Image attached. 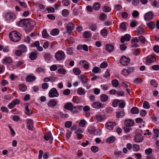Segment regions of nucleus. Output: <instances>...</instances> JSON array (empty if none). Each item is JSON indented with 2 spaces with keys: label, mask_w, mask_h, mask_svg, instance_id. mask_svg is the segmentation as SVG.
<instances>
[{
  "label": "nucleus",
  "mask_w": 159,
  "mask_h": 159,
  "mask_svg": "<svg viewBox=\"0 0 159 159\" xmlns=\"http://www.w3.org/2000/svg\"><path fill=\"white\" fill-rule=\"evenodd\" d=\"M143 107L145 109H148L150 107V105L149 103L147 101H145L144 102Z\"/></svg>",
  "instance_id": "obj_49"
},
{
  "label": "nucleus",
  "mask_w": 159,
  "mask_h": 159,
  "mask_svg": "<svg viewBox=\"0 0 159 159\" xmlns=\"http://www.w3.org/2000/svg\"><path fill=\"white\" fill-rule=\"evenodd\" d=\"M35 77L34 76H27L26 78V81L28 82H32L35 80Z\"/></svg>",
  "instance_id": "obj_35"
},
{
  "label": "nucleus",
  "mask_w": 159,
  "mask_h": 159,
  "mask_svg": "<svg viewBox=\"0 0 159 159\" xmlns=\"http://www.w3.org/2000/svg\"><path fill=\"white\" fill-rule=\"evenodd\" d=\"M122 74L125 76H127L129 74L128 70L126 69H124L122 70Z\"/></svg>",
  "instance_id": "obj_63"
},
{
  "label": "nucleus",
  "mask_w": 159,
  "mask_h": 159,
  "mask_svg": "<svg viewBox=\"0 0 159 159\" xmlns=\"http://www.w3.org/2000/svg\"><path fill=\"white\" fill-rule=\"evenodd\" d=\"M44 137L46 140L48 141L49 140L50 142L52 143L53 138L50 132H48L47 134L45 135Z\"/></svg>",
  "instance_id": "obj_13"
},
{
  "label": "nucleus",
  "mask_w": 159,
  "mask_h": 159,
  "mask_svg": "<svg viewBox=\"0 0 159 159\" xmlns=\"http://www.w3.org/2000/svg\"><path fill=\"white\" fill-rule=\"evenodd\" d=\"M100 7V4L98 2L95 3L93 6V8L96 11H98Z\"/></svg>",
  "instance_id": "obj_38"
},
{
  "label": "nucleus",
  "mask_w": 159,
  "mask_h": 159,
  "mask_svg": "<svg viewBox=\"0 0 159 159\" xmlns=\"http://www.w3.org/2000/svg\"><path fill=\"white\" fill-rule=\"evenodd\" d=\"M29 19H24L21 20L19 22H17L16 23L17 25L20 27H28V24L29 23Z\"/></svg>",
  "instance_id": "obj_3"
},
{
  "label": "nucleus",
  "mask_w": 159,
  "mask_h": 159,
  "mask_svg": "<svg viewBox=\"0 0 159 159\" xmlns=\"http://www.w3.org/2000/svg\"><path fill=\"white\" fill-rule=\"evenodd\" d=\"M70 93V90L69 89H66L63 91V94L65 95H68Z\"/></svg>",
  "instance_id": "obj_56"
},
{
  "label": "nucleus",
  "mask_w": 159,
  "mask_h": 159,
  "mask_svg": "<svg viewBox=\"0 0 159 159\" xmlns=\"http://www.w3.org/2000/svg\"><path fill=\"white\" fill-rule=\"evenodd\" d=\"M83 36L85 38H88L90 37L91 34L89 31H85L83 34Z\"/></svg>",
  "instance_id": "obj_44"
},
{
  "label": "nucleus",
  "mask_w": 159,
  "mask_h": 159,
  "mask_svg": "<svg viewBox=\"0 0 159 159\" xmlns=\"http://www.w3.org/2000/svg\"><path fill=\"white\" fill-rule=\"evenodd\" d=\"M108 98V96L105 94H102L100 96V100L102 102H104L107 101Z\"/></svg>",
  "instance_id": "obj_23"
},
{
  "label": "nucleus",
  "mask_w": 159,
  "mask_h": 159,
  "mask_svg": "<svg viewBox=\"0 0 159 159\" xmlns=\"http://www.w3.org/2000/svg\"><path fill=\"white\" fill-rule=\"evenodd\" d=\"M151 84L155 87H157L158 84H157L156 81L154 80H152L151 81Z\"/></svg>",
  "instance_id": "obj_59"
},
{
  "label": "nucleus",
  "mask_w": 159,
  "mask_h": 159,
  "mask_svg": "<svg viewBox=\"0 0 159 159\" xmlns=\"http://www.w3.org/2000/svg\"><path fill=\"white\" fill-rule=\"evenodd\" d=\"M58 71L60 74H65L66 72V70L62 68H59Z\"/></svg>",
  "instance_id": "obj_42"
},
{
  "label": "nucleus",
  "mask_w": 159,
  "mask_h": 159,
  "mask_svg": "<svg viewBox=\"0 0 159 159\" xmlns=\"http://www.w3.org/2000/svg\"><path fill=\"white\" fill-rule=\"evenodd\" d=\"M115 140V138L113 136H111L107 138V141L108 143H111L113 142Z\"/></svg>",
  "instance_id": "obj_43"
},
{
  "label": "nucleus",
  "mask_w": 159,
  "mask_h": 159,
  "mask_svg": "<svg viewBox=\"0 0 159 159\" xmlns=\"http://www.w3.org/2000/svg\"><path fill=\"white\" fill-rule=\"evenodd\" d=\"M147 25L149 29L152 30L155 28V25L154 22L150 21L147 24Z\"/></svg>",
  "instance_id": "obj_30"
},
{
  "label": "nucleus",
  "mask_w": 159,
  "mask_h": 159,
  "mask_svg": "<svg viewBox=\"0 0 159 159\" xmlns=\"http://www.w3.org/2000/svg\"><path fill=\"white\" fill-rule=\"evenodd\" d=\"M114 49L113 46L111 44H107L106 47V49L109 52H111Z\"/></svg>",
  "instance_id": "obj_21"
},
{
  "label": "nucleus",
  "mask_w": 159,
  "mask_h": 159,
  "mask_svg": "<svg viewBox=\"0 0 159 159\" xmlns=\"http://www.w3.org/2000/svg\"><path fill=\"white\" fill-rule=\"evenodd\" d=\"M154 51L157 53H159V46L155 45L153 48Z\"/></svg>",
  "instance_id": "obj_64"
},
{
  "label": "nucleus",
  "mask_w": 159,
  "mask_h": 159,
  "mask_svg": "<svg viewBox=\"0 0 159 159\" xmlns=\"http://www.w3.org/2000/svg\"><path fill=\"white\" fill-rule=\"evenodd\" d=\"M19 90L22 92H25L26 89V86L24 84H21L19 86Z\"/></svg>",
  "instance_id": "obj_36"
},
{
  "label": "nucleus",
  "mask_w": 159,
  "mask_h": 159,
  "mask_svg": "<svg viewBox=\"0 0 159 159\" xmlns=\"http://www.w3.org/2000/svg\"><path fill=\"white\" fill-rule=\"evenodd\" d=\"M36 24L34 20H31L29 19V23L28 24V27H33Z\"/></svg>",
  "instance_id": "obj_37"
},
{
  "label": "nucleus",
  "mask_w": 159,
  "mask_h": 159,
  "mask_svg": "<svg viewBox=\"0 0 159 159\" xmlns=\"http://www.w3.org/2000/svg\"><path fill=\"white\" fill-rule=\"evenodd\" d=\"M134 140L137 142H142L143 140V136L140 134H138L135 136Z\"/></svg>",
  "instance_id": "obj_14"
},
{
  "label": "nucleus",
  "mask_w": 159,
  "mask_h": 159,
  "mask_svg": "<svg viewBox=\"0 0 159 159\" xmlns=\"http://www.w3.org/2000/svg\"><path fill=\"white\" fill-rule=\"evenodd\" d=\"M57 100L51 99L48 103V105L49 107H55L57 104Z\"/></svg>",
  "instance_id": "obj_15"
},
{
  "label": "nucleus",
  "mask_w": 159,
  "mask_h": 159,
  "mask_svg": "<svg viewBox=\"0 0 159 159\" xmlns=\"http://www.w3.org/2000/svg\"><path fill=\"white\" fill-rule=\"evenodd\" d=\"M134 122L131 119H128L125 120V125L126 126L131 127L134 125Z\"/></svg>",
  "instance_id": "obj_16"
},
{
  "label": "nucleus",
  "mask_w": 159,
  "mask_h": 159,
  "mask_svg": "<svg viewBox=\"0 0 159 159\" xmlns=\"http://www.w3.org/2000/svg\"><path fill=\"white\" fill-rule=\"evenodd\" d=\"M133 150L135 152H137L139 150V147L138 145L134 144L133 146Z\"/></svg>",
  "instance_id": "obj_48"
},
{
  "label": "nucleus",
  "mask_w": 159,
  "mask_h": 159,
  "mask_svg": "<svg viewBox=\"0 0 159 159\" xmlns=\"http://www.w3.org/2000/svg\"><path fill=\"white\" fill-rule=\"evenodd\" d=\"M152 149L151 148H148L145 150V153L146 155L150 154L152 152Z\"/></svg>",
  "instance_id": "obj_54"
},
{
  "label": "nucleus",
  "mask_w": 159,
  "mask_h": 159,
  "mask_svg": "<svg viewBox=\"0 0 159 159\" xmlns=\"http://www.w3.org/2000/svg\"><path fill=\"white\" fill-rule=\"evenodd\" d=\"M101 70L100 68L97 66H95L93 68L92 70V72L95 73H97L98 72H100Z\"/></svg>",
  "instance_id": "obj_40"
},
{
  "label": "nucleus",
  "mask_w": 159,
  "mask_h": 159,
  "mask_svg": "<svg viewBox=\"0 0 159 159\" xmlns=\"http://www.w3.org/2000/svg\"><path fill=\"white\" fill-rule=\"evenodd\" d=\"M77 93L79 95H82L85 93L84 90L81 87L78 88L77 90Z\"/></svg>",
  "instance_id": "obj_29"
},
{
  "label": "nucleus",
  "mask_w": 159,
  "mask_h": 159,
  "mask_svg": "<svg viewBox=\"0 0 159 159\" xmlns=\"http://www.w3.org/2000/svg\"><path fill=\"white\" fill-rule=\"evenodd\" d=\"M88 131L90 134H93L94 135H97L98 134V131L96 130L94 127H90L88 129Z\"/></svg>",
  "instance_id": "obj_19"
},
{
  "label": "nucleus",
  "mask_w": 159,
  "mask_h": 159,
  "mask_svg": "<svg viewBox=\"0 0 159 159\" xmlns=\"http://www.w3.org/2000/svg\"><path fill=\"white\" fill-rule=\"evenodd\" d=\"M139 15V12L137 11H133L132 15L133 17L136 18Z\"/></svg>",
  "instance_id": "obj_60"
},
{
  "label": "nucleus",
  "mask_w": 159,
  "mask_h": 159,
  "mask_svg": "<svg viewBox=\"0 0 159 159\" xmlns=\"http://www.w3.org/2000/svg\"><path fill=\"white\" fill-rule=\"evenodd\" d=\"M101 34L103 36H106L107 34V30L106 29L102 30L101 31Z\"/></svg>",
  "instance_id": "obj_61"
},
{
  "label": "nucleus",
  "mask_w": 159,
  "mask_h": 159,
  "mask_svg": "<svg viewBox=\"0 0 159 159\" xmlns=\"http://www.w3.org/2000/svg\"><path fill=\"white\" fill-rule=\"evenodd\" d=\"M130 39V36L129 34H126L124 36L122 37L120 39V41L122 43H123L125 41H128Z\"/></svg>",
  "instance_id": "obj_17"
},
{
  "label": "nucleus",
  "mask_w": 159,
  "mask_h": 159,
  "mask_svg": "<svg viewBox=\"0 0 159 159\" xmlns=\"http://www.w3.org/2000/svg\"><path fill=\"white\" fill-rule=\"evenodd\" d=\"M73 71L74 74L76 75H78L80 74L81 71L77 68H75L73 69Z\"/></svg>",
  "instance_id": "obj_41"
},
{
  "label": "nucleus",
  "mask_w": 159,
  "mask_h": 159,
  "mask_svg": "<svg viewBox=\"0 0 159 159\" xmlns=\"http://www.w3.org/2000/svg\"><path fill=\"white\" fill-rule=\"evenodd\" d=\"M69 13V11L67 9H64L62 11V15L64 16H67Z\"/></svg>",
  "instance_id": "obj_46"
},
{
  "label": "nucleus",
  "mask_w": 159,
  "mask_h": 159,
  "mask_svg": "<svg viewBox=\"0 0 159 159\" xmlns=\"http://www.w3.org/2000/svg\"><path fill=\"white\" fill-rule=\"evenodd\" d=\"M156 61L155 57L153 55H150L147 57L145 63L146 64L149 65L151 63L155 62Z\"/></svg>",
  "instance_id": "obj_5"
},
{
  "label": "nucleus",
  "mask_w": 159,
  "mask_h": 159,
  "mask_svg": "<svg viewBox=\"0 0 159 159\" xmlns=\"http://www.w3.org/2000/svg\"><path fill=\"white\" fill-rule=\"evenodd\" d=\"M25 110L26 111V114L28 116H30L32 114V112L31 110H29L28 106H27L25 107Z\"/></svg>",
  "instance_id": "obj_47"
},
{
  "label": "nucleus",
  "mask_w": 159,
  "mask_h": 159,
  "mask_svg": "<svg viewBox=\"0 0 159 159\" xmlns=\"http://www.w3.org/2000/svg\"><path fill=\"white\" fill-rule=\"evenodd\" d=\"M6 19L8 21H13L16 18V15L11 12L6 13L5 15Z\"/></svg>",
  "instance_id": "obj_7"
},
{
  "label": "nucleus",
  "mask_w": 159,
  "mask_h": 159,
  "mask_svg": "<svg viewBox=\"0 0 159 159\" xmlns=\"http://www.w3.org/2000/svg\"><path fill=\"white\" fill-rule=\"evenodd\" d=\"M80 79L82 83L84 84L87 83L88 81V79L85 75H81L80 76Z\"/></svg>",
  "instance_id": "obj_25"
},
{
  "label": "nucleus",
  "mask_w": 159,
  "mask_h": 159,
  "mask_svg": "<svg viewBox=\"0 0 159 159\" xmlns=\"http://www.w3.org/2000/svg\"><path fill=\"white\" fill-rule=\"evenodd\" d=\"M19 103V100L17 99H15L8 104V107L9 109H11L15 107L16 105L18 104Z\"/></svg>",
  "instance_id": "obj_9"
},
{
  "label": "nucleus",
  "mask_w": 159,
  "mask_h": 159,
  "mask_svg": "<svg viewBox=\"0 0 159 159\" xmlns=\"http://www.w3.org/2000/svg\"><path fill=\"white\" fill-rule=\"evenodd\" d=\"M138 32L139 34H142L143 33V29L141 27H139L137 28Z\"/></svg>",
  "instance_id": "obj_51"
},
{
  "label": "nucleus",
  "mask_w": 159,
  "mask_h": 159,
  "mask_svg": "<svg viewBox=\"0 0 159 159\" xmlns=\"http://www.w3.org/2000/svg\"><path fill=\"white\" fill-rule=\"evenodd\" d=\"M91 149L92 151L94 153L96 152H98V147L95 146H93L92 147Z\"/></svg>",
  "instance_id": "obj_62"
},
{
  "label": "nucleus",
  "mask_w": 159,
  "mask_h": 159,
  "mask_svg": "<svg viewBox=\"0 0 159 159\" xmlns=\"http://www.w3.org/2000/svg\"><path fill=\"white\" fill-rule=\"evenodd\" d=\"M140 41L143 44H145L146 42V39L144 37L141 35L139 37Z\"/></svg>",
  "instance_id": "obj_50"
},
{
  "label": "nucleus",
  "mask_w": 159,
  "mask_h": 159,
  "mask_svg": "<svg viewBox=\"0 0 159 159\" xmlns=\"http://www.w3.org/2000/svg\"><path fill=\"white\" fill-rule=\"evenodd\" d=\"M103 104L98 102H93L92 105V107L96 109H99L101 107H103Z\"/></svg>",
  "instance_id": "obj_11"
},
{
  "label": "nucleus",
  "mask_w": 159,
  "mask_h": 159,
  "mask_svg": "<svg viewBox=\"0 0 159 159\" xmlns=\"http://www.w3.org/2000/svg\"><path fill=\"white\" fill-rule=\"evenodd\" d=\"M124 112L123 111H118L116 113V116L117 118L122 117L124 115Z\"/></svg>",
  "instance_id": "obj_39"
},
{
  "label": "nucleus",
  "mask_w": 159,
  "mask_h": 159,
  "mask_svg": "<svg viewBox=\"0 0 159 159\" xmlns=\"http://www.w3.org/2000/svg\"><path fill=\"white\" fill-rule=\"evenodd\" d=\"M131 112L133 114H138L139 113V109L136 107H134L131 109Z\"/></svg>",
  "instance_id": "obj_33"
},
{
  "label": "nucleus",
  "mask_w": 159,
  "mask_h": 159,
  "mask_svg": "<svg viewBox=\"0 0 159 159\" xmlns=\"http://www.w3.org/2000/svg\"><path fill=\"white\" fill-rule=\"evenodd\" d=\"M65 57V55L64 52L61 50L57 51L55 53V57L57 61H61Z\"/></svg>",
  "instance_id": "obj_2"
},
{
  "label": "nucleus",
  "mask_w": 159,
  "mask_h": 159,
  "mask_svg": "<svg viewBox=\"0 0 159 159\" xmlns=\"http://www.w3.org/2000/svg\"><path fill=\"white\" fill-rule=\"evenodd\" d=\"M37 57V54L35 52H32L29 55V58L31 60H34Z\"/></svg>",
  "instance_id": "obj_31"
},
{
  "label": "nucleus",
  "mask_w": 159,
  "mask_h": 159,
  "mask_svg": "<svg viewBox=\"0 0 159 159\" xmlns=\"http://www.w3.org/2000/svg\"><path fill=\"white\" fill-rule=\"evenodd\" d=\"M116 125L114 122H110L106 124V128L109 129H112L114 126Z\"/></svg>",
  "instance_id": "obj_20"
},
{
  "label": "nucleus",
  "mask_w": 159,
  "mask_h": 159,
  "mask_svg": "<svg viewBox=\"0 0 159 159\" xmlns=\"http://www.w3.org/2000/svg\"><path fill=\"white\" fill-rule=\"evenodd\" d=\"M80 64L83 65L84 68L85 69H88L89 67L88 62L86 61L83 60L80 61Z\"/></svg>",
  "instance_id": "obj_22"
},
{
  "label": "nucleus",
  "mask_w": 159,
  "mask_h": 159,
  "mask_svg": "<svg viewBox=\"0 0 159 159\" xmlns=\"http://www.w3.org/2000/svg\"><path fill=\"white\" fill-rule=\"evenodd\" d=\"M153 132L156 135L154 138L157 139V138L158 137V135L159 134V130L157 129H155L153 130Z\"/></svg>",
  "instance_id": "obj_53"
},
{
  "label": "nucleus",
  "mask_w": 159,
  "mask_h": 159,
  "mask_svg": "<svg viewBox=\"0 0 159 159\" xmlns=\"http://www.w3.org/2000/svg\"><path fill=\"white\" fill-rule=\"evenodd\" d=\"M27 126L29 129L32 130L33 129V121L31 119H28L27 121Z\"/></svg>",
  "instance_id": "obj_18"
},
{
  "label": "nucleus",
  "mask_w": 159,
  "mask_h": 159,
  "mask_svg": "<svg viewBox=\"0 0 159 159\" xmlns=\"http://www.w3.org/2000/svg\"><path fill=\"white\" fill-rule=\"evenodd\" d=\"M130 59L126 57L125 56H123L120 59V63L123 66H126L129 63Z\"/></svg>",
  "instance_id": "obj_4"
},
{
  "label": "nucleus",
  "mask_w": 159,
  "mask_h": 159,
  "mask_svg": "<svg viewBox=\"0 0 159 159\" xmlns=\"http://www.w3.org/2000/svg\"><path fill=\"white\" fill-rule=\"evenodd\" d=\"M75 27V25L71 22H70L66 25V29L67 32L69 33L73 30Z\"/></svg>",
  "instance_id": "obj_10"
},
{
  "label": "nucleus",
  "mask_w": 159,
  "mask_h": 159,
  "mask_svg": "<svg viewBox=\"0 0 159 159\" xmlns=\"http://www.w3.org/2000/svg\"><path fill=\"white\" fill-rule=\"evenodd\" d=\"M86 124V121L84 120H81L79 123V125L81 127L85 126Z\"/></svg>",
  "instance_id": "obj_55"
},
{
  "label": "nucleus",
  "mask_w": 159,
  "mask_h": 159,
  "mask_svg": "<svg viewBox=\"0 0 159 159\" xmlns=\"http://www.w3.org/2000/svg\"><path fill=\"white\" fill-rule=\"evenodd\" d=\"M2 63L5 64L7 63H10L12 61V60L9 57L5 58L2 60Z\"/></svg>",
  "instance_id": "obj_28"
},
{
  "label": "nucleus",
  "mask_w": 159,
  "mask_h": 159,
  "mask_svg": "<svg viewBox=\"0 0 159 159\" xmlns=\"http://www.w3.org/2000/svg\"><path fill=\"white\" fill-rule=\"evenodd\" d=\"M59 31L58 29H55L51 31L50 34L53 36L59 34Z\"/></svg>",
  "instance_id": "obj_34"
},
{
  "label": "nucleus",
  "mask_w": 159,
  "mask_h": 159,
  "mask_svg": "<svg viewBox=\"0 0 159 159\" xmlns=\"http://www.w3.org/2000/svg\"><path fill=\"white\" fill-rule=\"evenodd\" d=\"M153 13L151 11L147 13L144 16V19L145 20L149 21L153 17Z\"/></svg>",
  "instance_id": "obj_8"
},
{
  "label": "nucleus",
  "mask_w": 159,
  "mask_h": 159,
  "mask_svg": "<svg viewBox=\"0 0 159 159\" xmlns=\"http://www.w3.org/2000/svg\"><path fill=\"white\" fill-rule=\"evenodd\" d=\"M112 84L114 87H117L119 84L118 81L116 79L113 80L112 81Z\"/></svg>",
  "instance_id": "obj_45"
},
{
  "label": "nucleus",
  "mask_w": 159,
  "mask_h": 159,
  "mask_svg": "<svg viewBox=\"0 0 159 159\" xmlns=\"http://www.w3.org/2000/svg\"><path fill=\"white\" fill-rule=\"evenodd\" d=\"M108 64L107 63L103 62L100 65V67L101 68H105L107 66Z\"/></svg>",
  "instance_id": "obj_57"
},
{
  "label": "nucleus",
  "mask_w": 159,
  "mask_h": 159,
  "mask_svg": "<svg viewBox=\"0 0 159 159\" xmlns=\"http://www.w3.org/2000/svg\"><path fill=\"white\" fill-rule=\"evenodd\" d=\"M63 3V5L64 6H67L70 4V2L69 1L67 0H63L62 2Z\"/></svg>",
  "instance_id": "obj_58"
},
{
  "label": "nucleus",
  "mask_w": 159,
  "mask_h": 159,
  "mask_svg": "<svg viewBox=\"0 0 159 159\" xmlns=\"http://www.w3.org/2000/svg\"><path fill=\"white\" fill-rule=\"evenodd\" d=\"M89 29L92 31H95L97 29V25L96 24L92 23L89 25Z\"/></svg>",
  "instance_id": "obj_26"
},
{
  "label": "nucleus",
  "mask_w": 159,
  "mask_h": 159,
  "mask_svg": "<svg viewBox=\"0 0 159 159\" xmlns=\"http://www.w3.org/2000/svg\"><path fill=\"white\" fill-rule=\"evenodd\" d=\"M20 34L16 31H12L9 35L11 40L14 42H17L20 39Z\"/></svg>",
  "instance_id": "obj_1"
},
{
  "label": "nucleus",
  "mask_w": 159,
  "mask_h": 159,
  "mask_svg": "<svg viewBox=\"0 0 159 159\" xmlns=\"http://www.w3.org/2000/svg\"><path fill=\"white\" fill-rule=\"evenodd\" d=\"M19 48V49L22 52H25L27 51V48L23 44L20 45Z\"/></svg>",
  "instance_id": "obj_32"
},
{
  "label": "nucleus",
  "mask_w": 159,
  "mask_h": 159,
  "mask_svg": "<svg viewBox=\"0 0 159 159\" xmlns=\"http://www.w3.org/2000/svg\"><path fill=\"white\" fill-rule=\"evenodd\" d=\"M44 59L47 61H50L52 57V56L49 53H46L43 56Z\"/></svg>",
  "instance_id": "obj_24"
},
{
  "label": "nucleus",
  "mask_w": 159,
  "mask_h": 159,
  "mask_svg": "<svg viewBox=\"0 0 159 159\" xmlns=\"http://www.w3.org/2000/svg\"><path fill=\"white\" fill-rule=\"evenodd\" d=\"M49 96L51 98L57 97L59 96V94L56 89L53 88L49 91Z\"/></svg>",
  "instance_id": "obj_6"
},
{
  "label": "nucleus",
  "mask_w": 159,
  "mask_h": 159,
  "mask_svg": "<svg viewBox=\"0 0 159 159\" xmlns=\"http://www.w3.org/2000/svg\"><path fill=\"white\" fill-rule=\"evenodd\" d=\"M94 118L95 120L98 121V122H99L104 120L105 118V116L104 115L99 114L96 115L94 117Z\"/></svg>",
  "instance_id": "obj_12"
},
{
  "label": "nucleus",
  "mask_w": 159,
  "mask_h": 159,
  "mask_svg": "<svg viewBox=\"0 0 159 159\" xmlns=\"http://www.w3.org/2000/svg\"><path fill=\"white\" fill-rule=\"evenodd\" d=\"M102 10L106 12H108L111 10V8L110 7L105 6L103 7Z\"/></svg>",
  "instance_id": "obj_52"
},
{
  "label": "nucleus",
  "mask_w": 159,
  "mask_h": 159,
  "mask_svg": "<svg viewBox=\"0 0 159 159\" xmlns=\"http://www.w3.org/2000/svg\"><path fill=\"white\" fill-rule=\"evenodd\" d=\"M65 108L68 110H71L73 108V104L71 102L66 103L64 107Z\"/></svg>",
  "instance_id": "obj_27"
}]
</instances>
